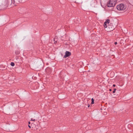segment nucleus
I'll use <instances>...</instances> for the list:
<instances>
[{"mask_svg": "<svg viewBox=\"0 0 133 133\" xmlns=\"http://www.w3.org/2000/svg\"><path fill=\"white\" fill-rule=\"evenodd\" d=\"M117 2V0H109L107 4L108 7H112L115 6Z\"/></svg>", "mask_w": 133, "mask_h": 133, "instance_id": "f257e3e1", "label": "nucleus"}, {"mask_svg": "<svg viewBox=\"0 0 133 133\" xmlns=\"http://www.w3.org/2000/svg\"><path fill=\"white\" fill-rule=\"evenodd\" d=\"M117 9L119 10H125L126 6L123 4H121L117 6Z\"/></svg>", "mask_w": 133, "mask_h": 133, "instance_id": "f03ea898", "label": "nucleus"}, {"mask_svg": "<svg viewBox=\"0 0 133 133\" xmlns=\"http://www.w3.org/2000/svg\"><path fill=\"white\" fill-rule=\"evenodd\" d=\"M108 27L110 31H112L115 29V26L112 25V23H110V25L108 26Z\"/></svg>", "mask_w": 133, "mask_h": 133, "instance_id": "7ed1b4c3", "label": "nucleus"}, {"mask_svg": "<svg viewBox=\"0 0 133 133\" xmlns=\"http://www.w3.org/2000/svg\"><path fill=\"white\" fill-rule=\"evenodd\" d=\"M71 55V53L70 52L67 51L65 53V55L64 56V58H65L66 57H68L69 56Z\"/></svg>", "mask_w": 133, "mask_h": 133, "instance_id": "20e7f679", "label": "nucleus"}, {"mask_svg": "<svg viewBox=\"0 0 133 133\" xmlns=\"http://www.w3.org/2000/svg\"><path fill=\"white\" fill-rule=\"evenodd\" d=\"M27 0H15L17 4L23 3L26 1Z\"/></svg>", "mask_w": 133, "mask_h": 133, "instance_id": "39448f33", "label": "nucleus"}, {"mask_svg": "<svg viewBox=\"0 0 133 133\" xmlns=\"http://www.w3.org/2000/svg\"><path fill=\"white\" fill-rule=\"evenodd\" d=\"M106 22H105L104 24V28H107V24Z\"/></svg>", "mask_w": 133, "mask_h": 133, "instance_id": "423d86ee", "label": "nucleus"}, {"mask_svg": "<svg viewBox=\"0 0 133 133\" xmlns=\"http://www.w3.org/2000/svg\"><path fill=\"white\" fill-rule=\"evenodd\" d=\"M106 22V23L108 24H109L110 22V20L109 19H107V20L105 22Z\"/></svg>", "mask_w": 133, "mask_h": 133, "instance_id": "0eeeda50", "label": "nucleus"}, {"mask_svg": "<svg viewBox=\"0 0 133 133\" xmlns=\"http://www.w3.org/2000/svg\"><path fill=\"white\" fill-rule=\"evenodd\" d=\"M92 102L91 103L92 104H93L94 103V100L93 98H92L91 99Z\"/></svg>", "mask_w": 133, "mask_h": 133, "instance_id": "6e6552de", "label": "nucleus"}, {"mask_svg": "<svg viewBox=\"0 0 133 133\" xmlns=\"http://www.w3.org/2000/svg\"><path fill=\"white\" fill-rule=\"evenodd\" d=\"M11 65L12 66H14L15 65V64L14 62H11Z\"/></svg>", "mask_w": 133, "mask_h": 133, "instance_id": "1a4fd4ad", "label": "nucleus"}, {"mask_svg": "<svg viewBox=\"0 0 133 133\" xmlns=\"http://www.w3.org/2000/svg\"><path fill=\"white\" fill-rule=\"evenodd\" d=\"M11 3L13 4H14V3L15 2V0H11Z\"/></svg>", "mask_w": 133, "mask_h": 133, "instance_id": "9d476101", "label": "nucleus"}, {"mask_svg": "<svg viewBox=\"0 0 133 133\" xmlns=\"http://www.w3.org/2000/svg\"><path fill=\"white\" fill-rule=\"evenodd\" d=\"M31 121H35V119H33L32 118H31L30 120Z\"/></svg>", "mask_w": 133, "mask_h": 133, "instance_id": "9b49d317", "label": "nucleus"}, {"mask_svg": "<svg viewBox=\"0 0 133 133\" xmlns=\"http://www.w3.org/2000/svg\"><path fill=\"white\" fill-rule=\"evenodd\" d=\"M104 115H106L107 114V112H104Z\"/></svg>", "mask_w": 133, "mask_h": 133, "instance_id": "f8f14e48", "label": "nucleus"}, {"mask_svg": "<svg viewBox=\"0 0 133 133\" xmlns=\"http://www.w3.org/2000/svg\"><path fill=\"white\" fill-rule=\"evenodd\" d=\"M117 44V42H115V44H116H116Z\"/></svg>", "mask_w": 133, "mask_h": 133, "instance_id": "ddd939ff", "label": "nucleus"}, {"mask_svg": "<svg viewBox=\"0 0 133 133\" xmlns=\"http://www.w3.org/2000/svg\"><path fill=\"white\" fill-rule=\"evenodd\" d=\"M28 127L30 128H31L30 126L29 125H28Z\"/></svg>", "mask_w": 133, "mask_h": 133, "instance_id": "4468645a", "label": "nucleus"}, {"mask_svg": "<svg viewBox=\"0 0 133 133\" xmlns=\"http://www.w3.org/2000/svg\"><path fill=\"white\" fill-rule=\"evenodd\" d=\"M115 86H116L114 84V85H113V86L114 87H115Z\"/></svg>", "mask_w": 133, "mask_h": 133, "instance_id": "2eb2a0df", "label": "nucleus"}, {"mask_svg": "<svg viewBox=\"0 0 133 133\" xmlns=\"http://www.w3.org/2000/svg\"><path fill=\"white\" fill-rule=\"evenodd\" d=\"M116 90V89H114V91H115Z\"/></svg>", "mask_w": 133, "mask_h": 133, "instance_id": "dca6fc26", "label": "nucleus"}, {"mask_svg": "<svg viewBox=\"0 0 133 133\" xmlns=\"http://www.w3.org/2000/svg\"><path fill=\"white\" fill-rule=\"evenodd\" d=\"M28 124H30V122H28Z\"/></svg>", "mask_w": 133, "mask_h": 133, "instance_id": "f3484780", "label": "nucleus"}, {"mask_svg": "<svg viewBox=\"0 0 133 133\" xmlns=\"http://www.w3.org/2000/svg\"><path fill=\"white\" fill-rule=\"evenodd\" d=\"M115 91H113V93H115Z\"/></svg>", "mask_w": 133, "mask_h": 133, "instance_id": "a211bd4d", "label": "nucleus"}, {"mask_svg": "<svg viewBox=\"0 0 133 133\" xmlns=\"http://www.w3.org/2000/svg\"><path fill=\"white\" fill-rule=\"evenodd\" d=\"M109 91H111V89H109Z\"/></svg>", "mask_w": 133, "mask_h": 133, "instance_id": "6ab92c4d", "label": "nucleus"}, {"mask_svg": "<svg viewBox=\"0 0 133 133\" xmlns=\"http://www.w3.org/2000/svg\"><path fill=\"white\" fill-rule=\"evenodd\" d=\"M56 43H57V42L56 41L54 43L56 44Z\"/></svg>", "mask_w": 133, "mask_h": 133, "instance_id": "aec40b11", "label": "nucleus"}, {"mask_svg": "<svg viewBox=\"0 0 133 133\" xmlns=\"http://www.w3.org/2000/svg\"><path fill=\"white\" fill-rule=\"evenodd\" d=\"M89 106H90V105H88V107H89Z\"/></svg>", "mask_w": 133, "mask_h": 133, "instance_id": "412c9836", "label": "nucleus"}]
</instances>
